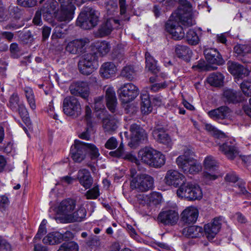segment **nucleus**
Segmentation results:
<instances>
[{
	"label": "nucleus",
	"instance_id": "nucleus-1",
	"mask_svg": "<svg viewBox=\"0 0 251 251\" xmlns=\"http://www.w3.org/2000/svg\"><path fill=\"white\" fill-rule=\"evenodd\" d=\"M170 17L165 24V29L172 35V38L179 40L184 37L185 33L182 26L179 25L180 22L184 26H191L195 24L191 12L177 13Z\"/></svg>",
	"mask_w": 251,
	"mask_h": 251
},
{
	"label": "nucleus",
	"instance_id": "nucleus-2",
	"mask_svg": "<svg viewBox=\"0 0 251 251\" xmlns=\"http://www.w3.org/2000/svg\"><path fill=\"white\" fill-rule=\"evenodd\" d=\"M176 162L178 168L186 174H195L202 169L201 164L194 158L193 152H185L176 159Z\"/></svg>",
	"mask_w": 251,
	"mask_h": 251
},
{
	"label": "nucleus",
	"instance_id": "nucleus-3",
	"mask_svg": "<svg viewBox=\"0 0 251 251\" xmlns=\"http://www.w3.org/2000/svg\"><path fill=\"white\" fill-rule=\"evenodd\" d=\"M98 22L96 11L90 7L84 8L76 21L78 26L84 29H90L95 26Z\"/></svg>",
	"mask_w": 251,
	"mask_h": 251
},
{
	"label": "nucleus",
	"instance_id": "nucleus-4",
	"mask_svg": "<svg viewBox=\"0 0 251 251\" xmlns=\"http://www.w3.org/2000/svg\"><path fill=\"white\" fill-rule=\"evenodd\" d=\"M176 193L178 197L189 201L200 200L202 197L200 187L191 182L182 184L177 190Z\"/></svg>",
	"mask_w": 251,
	"mask_h": 251
},
{
	"label": "nucleus",
	"instance_id": "nucleus-5",
	"mask_svg": "<svg viewBox=\"0 0 251 251\" xmlns=\"http://www.w3.org/2000/svg\"><path fill=\"white\" fill-rule=\"evenodd\" d=\"M98 67V57L95 52L85 54L78 63L80 72L87 75L91 74Z\"/></svg>",
	"mask_w": 251,
	"mask_h": 251
},
{
	"label": "nucleus",
	"instance_id": "nucleus-6",
	"mask_svg": "<svg viewBox=\"0 0 251 251\" xmlns=\"http://www.w3.org/2000/svg\"><path fill=\"white\" fill-rule=\"evenodd\" d=\"M130 187L139 192L148 191L154 187V178L148 174L137 175L131 180Z\"/></svg>",
	"mask_w": 251,
	"mask_h": 251
},
{
	"label": "nucleus",
	"instance_id": "nucleus-7",
	"mask_svg": "<svg viewBox=\"0 0 251 251\" xmlns=\"http://www.w3.org/2000/svg\"><path fill=\"white\" fill-rule=\"evenodd\" d=\"M63 111L67 116L77 117L81 113L80 104L75 97H67L64 99L63 101Z\"/></svg>",
	"mask_w": 251,
	"mask_h": 251
},
{
	"label": "nucleus",
	"instance_id": "nucleus-8",
	"mask_svg": "<svg viewBox=\"0 0 251 251\" xmlns=\"http://www.w3.org/2000/svg\"><path fill=\"white\" fill-rule=\"evenodd\" d=\"M137 202L140 205L148 208L156 206L161 203L162 197L157 192H152L148 195L139 194L136 197Z\"/></svg>",
	"mask_w": 251,
	"mask_h": 251
},
{
	"label": "nucleus",
	"instance_id": "nucleus-9",
	"mask_svg": "<svg viewBox=\"0 0 251 251\" xmlns=\"http://www.w3.org/2000/svg\"><path fill=\"white\" fill-rule=\"evenodd\" d=\"M118 92L120 100L127 103L134 100L139 94L138 87L131 83L125 84L119 89Z\"/></svg>",
	"mask_w": 251,
	"mask_h": 251
},
{
	"label": "nucleus",
	"instance_id": "nucleus-10",
	"mask_svg": "<svg viewBox=\"0 0 251 251\" xmlns=\"http://www.w3.org/2000/svg\"><path fill=\"white\" fill-rule=\"evenodd\" d=\"M224 222V218L222 216L214 218L210 223L205 224L204 226V231L206 237L209 240L214 238L220 231L222 225Z\"/></svg>",
	"mask_w": 251,
	"mask_h": 251
},
{
	"label": "nucleus",
	"instance_id": "nucleus-11",
	"mask_svg": "<svg viewBox=\"0 0 251 251\" xmlns=\"http://www.w3.org/2000/svg\"><path fill=\"white\" fill-rule=\"evenodd\" d=\"M86 151V143L75 140L71 147L70 153L74 161L80 163L85 159Z\"/></svg>",
	"mask_w": 251,
	"mask_h": 251
},
{
	"label": "nucleus",
	"instance_id": "nucleus-12",
	"mask_svg": "<svg viewBox=\"0 0 251 251\" xmlns=\"http://www.w3.org/2000/svg\"><path fill=\"white\" fill-rule=\"evenodd\" d=\"M204 167L206 171L203 173V178L207 180H214L217 176L214 173L217 168V163L211 156H207L204 160Z\"/></svg>",
	"mask_w": 251,
	"mask_h": 251
},
{
	"label": "nucleus",
	"instance_id": "nucleus-13",
	"mask_svg": "<svg viewBox=\"0 0 251 251\" xmlns=\"http://www.w3.org/2000/svg\"><path fill=\"white\" fill-rule=\"evenodd\" d=\"M89 42L87 38H83L73 40L68 43L66 50L73 54H81L84 52L86 45Z\"/></svg>",
	"mask_w": 251,
	"mask_h": 251
},
{
	"label": "nucleus",
	"instance_id": "nucleus-14",
	"mask_svg": "<svg viewBox=\"0 0 251 251\" xmlns=\"http://www.w3.org/2000/svg\"><path fill=\"white\" fill-rule=\"evenodd\" d=\"M75 3H73V0L71 3L61 4L60 10L56 15L57 20L60 22H69L72 20L74 17V11L75 9Z\"/></svg>",
	"mask_w": 251,
	"mask_h": 251
},
{
	"label": "nucleus",
	"instance_id": "nucleus-15",
	"mask_svg": "<svg viewBox=\"0 0 251 251\" xmlns=\"http://www.w3.org/2000/svg\"><path fill=\"white\" fill-rule=\"evenodd\" d=\"M72 234L70 231H67L64 234L59 232H53L49 233L43 239V242L45 244L54 245L58 244L63 241H66L72 238Z\"/></svg>",
	"mask_w": 251,
	"mask_h": 251
},
{
	"label": "nucleus",
	"instance_id": "nucleus-16",
	"mask_svg": "<svg viewBox=\"0 0 251 251\" xmlns=\"http://www.w3.org/2000/svg\"><path fill=\"white\" fill-rule=\"evenodd\" d=\"M184 176L178 171L174 170H168L165 175L164 181L169 186L177 187L179 184L184 183Z\"/></svg>",
	"mask_w": 251,
	"mask_h": 251
},
{
	"label": "nucleus",
	"instance_id": "nucleus-17",
	"mask_svg": "<svg viewBox=\"0 0 251 251\" xmlns=\"http://www.w3.org/2000/svg\"><path fill=\"white\" fill-rule=\"evenodd\" d=\"M131 140L134 144H139L147 140L145 130L140 125L132 124L129 127Z\"/></svg>",
	"mask_w": 251,
	"mask_h": 251
},
{
	"label": "nucleus",
	"instance_id": "nucleus-18",
	"mask_svg": "<svg viewBox=\"0 0 251 251\" xmlns=\"http://www.w3.org/2000/svg\"><path fill=\"white\" fill-rule=\"evenodd\" d=\"M72 94L79 96L83 99H86L89 95L88 84L85 81H76L72 83L70 87Z\"/></svg>",
	"mask_w": 251,
	"mask_h": 251
},
{
	"label": "nucleus",
	"instance_id": "nucleus-19",
	"mask_svg": "<svg viewBox=\"0 0 251 251\" xmlns=\"http://www.w3.org/2000/svg\"><path fill=\"white\" fill-rule=\"evenodd\" d=\"M120 25L119 20L109 18L100 26L98 31V34L100 37L107 36L111 33L114 28H118Z\"/></svg>",
	"mask_w": 251,
	"mask_h": 251
},
{
	"label": "nucleus",
	"instance_id": "nucleus-20",
	"mask_svg": "<svg viewBox=\"0 0 251 251\" xmlns=\"http://www.w3.org/2000/svg\"><path fill=\"white\" fill-rule=\"evenodd\" d=\"M235 141L233 139L227 140L220 146V150L229 159H233L238 154V151L236 146Z\"/></svg>",
	"mask_w": 251,
	"mask_h": 251
},
{
	"label": "nucleus",
	"instance_id": "nucleus-21",
	"mask_svg": "<svg viewBox=\"0 0 251 251\" xmlns=\"http://www.w3.org/2000/svg\"><path fill=\"white\" fill-rule=\"evenodd\" d=\"M178 218V213L177 211L174 210H167L159 214L158 220L164 225H173L177 223Z\"/></svg>",
	"mask_w": 251,
	"mask_h": 251
},
{
	"label": "nucleus",
	"instance_id": "nucleus-22",
	"mask_svg": "<svg viewBox=\"0 0 251 251\" xmlns=\"http://www.w3.org/2000/svg\"><path fill=\"white\" fill-rule=\"evenodd\" d=\"M199 210L194 206L187 207L181 214V220L185 224H194L197 220Z\"/></svg>",
	"mask_w": 251,
	"mask_h": 251
},
{
	"label": "nucleus",
	"instance_id": "nucleus-23",
	"mask_svg": "<svg viewBox=\"0 0 251 251\" xmlns=\"http://www.w3.org/2000/svg\"><path fill=\"white\" fill-rule=\"evenodd\" d=\"M204 54L207 61L211 64L221 65L225 61L219 51L215 49H206L204 50Z\"/></svg>",
	"mask_w": 251,
	"mask_h": 251
},
{
	"label": "nucleus",
	"instance_id": "nucleus-24",
	"mask_svg": "<svg viewBox=\"0 0 251 251\" xmlns=\"http://www.w3.org/2000/svg\"><path fill=\"white\" fill-rule=\"evenodd\" d=\"M75 201L71 199L64 200L60 203L59 210L64 216L65 222L68 219V216L70 215L75 210Z\"/></svg>",
	"mask_w": 251,
	"mask_h": 251
},
{
	"label": "nucleus",
	"instance_id": "nucleus-25",
	"mask_svg": "<svg viewBox=\"0 0 251 251\" xmlns=\"http://www.w3.org/2000/svg\"><path fill=\"white\" fill-rule=\"evenodd\" d=\"M77 178L79 183L86 189L90 188L93 183V178L90 172L85 169H81L78 171Z\"/></svg>",
	"mask_w": 251,
	"mask_h": 251
},
{
	"label": "nucleus",
	"instance_id": "nucleus-26",
	"mask_svg": "<svg viewBox=\"0 0 251 251\" xmlns=\"http://www.w3.org/2000/svg\"><path fill=\"white\" fill-rule=\"evenodd\" d=\"M227 65L230 74L237 77H241L243 75H247L249 74L248 70L237 62L229 61L227 63Z\"/></svg>",
	"mask_w": 251,
	"mask_h": 251
},
{
	"label": "nucleus",
	"instance_id": "nucleus-27",
	"mask_svg": "<svg viewBox=\"0 0 251 251\" xmlns=\"http://www.w3.org/2000/svg\"><path fill=\"white\" fill-rule=\"evenodd\" d=\"M105 99L106 105L108 109L112 112L115 113L116 110L117 100L114 89L108 87L106 90Z\"/></svg>",
	"mask_w": 251,
	"mask_h": 251
},
{
	"label": "nucleus",
	"instance_id": "nucleus-28",
	"mask_svg": "<svg viewBox=\"0 0 251 251\" xmlns=\"http://www.w3.org/2000/svg\"><path fill=\"white\" fill-rule=\"evenodd\" d=\"M111 155L122 158L132 162L135 163L137 166L139 165V160L137 159L135 155L131 152L125 153L124 151L123 145L121 143L118 149L114 151H111Z\"/></svg>",
	"mask_w": 251,
	"mask_h": 251
},
{
	"label": "nucleus",
	"instance_id": "nucleus-29",
	"mask_svg": "<svg viewBox=\"0 0 251 251\" xmlns=\"http://www.w3.org/2000/svg\"><path fill=\"white\" fill-rule=\"evenodd\" d=\"M117 71L115 65L111 62L104 63L100 67V74L105 78H109L113 76Z\"/></svg>",
	"mask_w": 251,
	"mask_h": 251
},
{
	"label": "nucleus",
	"instance_id": "nucleus-30",
	"mask_svg": "<svg viewBox=\"0 0 251 251\" xmlns=\"http://www.w3.org/2000/svg\"><path fill=\"white\" fill-rule=\"evenodd\" d=\"M152 135L158 142L171 147L172 146V140L167 133L159 129L153 130Z\"/></svg>",
	"mask_w": 251,
	"mask_h": 251
},
{
	"label": "nucleus",
	"instance_id": "nucleus-31",
	"mask_svg": "<svg viewBox=\"0 0 251 251\" xmlns=\"http://www.w3.org/2000/svg\"><path fill=\"white\" fill-rule=\"evenodd\" d=\"M229 112V109L227 106H223L209 111L208 115L214 120H219L227 117Z\"/></svg>",
	"mask_w": 251,
	"mask_h": 251
},
{
	"label": "nucleus",
	"instance_id": "nucleus-32",
	"mask_svg": "<svg viewBox=\"0 0 251 251\" xmlns=\"http://www.w3.org/2000/svg\"><path fill=\"white\" fill-rule=\"evenodd\" d=\"M154 150L150 147H145L140 150L138 152V158L144 163L150 166L153 156Z\"/></svg>",
	"mask_w": 251,
	"mask_h": 251
},
{
	"label": "nucleus",
	"instance_id": "nucleus-33",
	"mask_svg": "<svg viewBox=\"0 0 251 251\" xmlns=\"http://www.w3.org/2000/svg\"><path fill=\"white\" fill-rule=\"evenodd\" d=\"M86 216V210L83 207L80 206L77 210L73 212L68 218L66 223L79 222L83 221Z\"/></svg>",
	"mask_w": 251,
	"mask_h": 251
},
{
	"label": "nucleus",
	"instance_id": "nucleus-34",
	"mask_svg": "<svg viewBox=\"0 0 251 251\" xmlns=\"http://www.w3.org/2000/svg\"><path fill=\"white\" fill-rule=\"evenodd\" d=\"M202 232L203 228L202 227L196 226L185 227L182 231L183 235L189 238L199 237Z\"/></svg>",
	"mask_w": 251,
	"mask_h": 251
},
{
	"label": "nucleus",
	"instance_id": "nucleus-35",
	"mask_svg": "<svg viewBox=\"0 0 251 251\" xmlns=\"http://www.w3.org/2000/svg\"><path fill=\"white\" fill-rule=\"evenodd\" d=\"M224 79V76L221 73H213L207 78V81L211 86L220 87L223 85Z\"/></svg>",
	"mask_w": 251,
	"mask_h": 251
},
{
	"label": "nucleus",
	"instance_id": "nucleus-36",
	"mask_svg": "<svg viewBox=\"0 0 251 251\" xmlns=\"http://www.w3.org/2000/svg\"><path fill=\"white\" fill-rule=\"evenodd\" d=\"M153 156H152L151 162L150 166L154 168H159L163 166L165 163V156L160 151L155 150L153 151Z\"/></svg>",
	"mask_w": 251,
	"mask_h": 251
},
{
	"label": "nucleus",
	"instance_id": "nucleus-37",
	"mask_svg": "<svg viewBox=\"0 0 251 251\" xmlns=\"http://www.w3.org/2000/svg\"><path fill=\"white\" fill-rule=\"evenodd\" d=\"M117 119H113L112 116H109L103 119L102 126L106 132L113 131L117 128Z\"/></svg>",
	"mask_w": 251,
	"mask_h": 251
},
{
	"label": "nucleus",
	"instance_id": "nucleus-38",
	"mask_svg": "<svg viewBox=\"0 0 251 251\" xmlns=\"http://www.w3.org/2000/svg\"><path fill=\"white\" fill-rule=\"evenodd\" d=\"M141 100V110L144 114H148L151 112L152 107H151V100L149 95L147 92L141 94L140 96Z\"/></svg>",
	"mask_w": 251,
	"mask_h": 251
},
{
	"label": "nucleus",
	"instance_id": "nucleus-39",
	"mask_svg": "<svg viewBox=\"0 0 251 251\" xmlns=\"http://www.w3.org/2000/svg\"><path fill=\"white\" fill-rule=\"evenodd\" d=\"M145 58L146 68L152 73H157L159 71V69L157 66L156 61L154 59L153 57L151 56L149 52H146Z\"/></svg>",
	"mask_w": 251,
	"mask_h": 251
},
{
	"label": "nucleus",
	"instance_id": "nucleus-40",
	"mask_svg": "<svg viewBox=\"0 0 251 251\" xmlns=\"http://www.w3.org/2000/svg\"><path fill=\"white\" fill-rule=\"evenodd\" d=\"M23 90L30 107L33 110L35 109L36 108V103L32 89L29 87H25Z\"/></svg>",
	"mask_w": 251,
	"mask_h": 251
},
{
	"label": "nucleus",
	"instance_id": "nucleus-41",
	"mask_svg": "<svg viewBox=\"0 0 251 251\" xmlns=\"http://www.w3.org/2000/svg\"><path fill=\"white\" fill-rule=\"evenodd\" d=\"M175 51L176 56L182 59H185L187 56L192 54V51L190 49L183 45H178L176 46Z\"/></svg>",
	"mask_w": 251,
	"mask_h": 251
},
{
	"label": "nucleus",
	"instance_id": "nucleus-42",
	"mask_svg": "<svg viewBox=\"0 0 251 251\" xmlns=\"http://www.w3.org/2000/svg\"><path fill=\"white\" fill-rule=\"evenodd\" d=\"M22 103L17 93H13L10 97L8 106L13 112L17 111V107Z\"/></svg>",
	"mask_w": 251,
	"mask_h": 251
},
{
	"label": "nucleus",
	"instance_id": "nucleus-43",
	"mask_svg": "<svg viewBox=\"0 0 251 251\" xmlns=\"http://www.w3.org/2000/svg\"><path fill=\"white\" fill-rule=\"evenodd\" d=\"M96 47L98 52L102 55H104L108 53L111 49L110 43L106 41H103L97 43Z\"/></svg>",
	"mask_w": 251,
	"mask_h": 251
},
{
	"label": "nucleus",
	"instance_id": "nucleus-44",
	"mask_svg": "<svg viewBox=\"0 0 251 251\" xmlns=\"http://www.w3.org/2000/svg\"><path fill=\"white\" fill-rule=\"evenodd\" d=\"M56 2L54 0H48L47 2L41 9L43 12V16L45 14H50L53 12L56 8Z\"/></svg>",
	"mask_w": 251,
	"mask_h": 251
},
{
	"label": "nucleus",
	"instance_id": "nucleus-45",
	"mask_svg": "<svg viewBox=\"0 0 251 251\" xmlns=\"http://www.w3.org/2000/svg\"><path fill=\"white\" fill-rule=\"evenodd\" d=\"M186 38L188 43L192 45H195L199 43V37L193 29H189L186 33Z\"/></svg>",
	"mask_w": 251,
	"mask_h": 251
},
{
	"label": "nucleus",
	"instance_id": "nucleus-46",
	"mask_svg": "<svg viewBox=\"0 0 251 251\" xmlns=\"http://www.w3.org/2000/svg\"><path fill=\"white\" fill-rule=\"evenodd\" d=\"M223 97L228 102L237 101V93L232 89H225L223 92Z\"/></svg>",
	"mask_w": 251,
	"mask_h": 251
},
{
	"label": "nucleus",
	"instance_id": "nucleus-47",
	"mask_svg": "<svg viewBox=\"0 0 251 251\" xmlns=\"http://www.w3.org/2000/svg\"><path fill=\"white\" fill-rule=\"evenodd\" d=\"M57 251H78V246L74 242H65L60 245Z\"/></svg>",
	"mask_w": 251,
	"mask_h": 251
},
{
	"label": "nucleus",
	"instance_id": "nucleus-48",
	"mask_svg": "<svg viewBox=\"0 0 251 251\" xmlns=\"http://www.w3.org/2000/svg\"><path fill=\"white\" fill-rule=\"evenodd\" d=\"M121 75L128 80H132L136 75V72L133 66H127L123 69Z\"/></svg>",
	"mask_w": 251,
	"mask_h": 251
},
{
	"label": "nucleus",
	"instance_id": "nucleus-49",
	"mask_svg": "<svg viewBox=\"0 0 251 251\" xmlns=\"http://www.w3.org/2000/svg\"><path fill=\"white\" fill-rule=\"evenodd\" d=\"M100 195L99 186L95 185L85 193V196L87 200H95L97 199Z\"/></svg>",
	"mask_w": 251,
	"mask_h": 251
},
{
	"label": "nucleus",
	"instance_id": "nucleus-50",
	"mask_svg": "<svg viewBox=\"0 0 251 251\" xmlns=\"http://www.w3.org/2000/svg\"><path fill=\"white\" fill-rule=\"evenodd\" d=\"M240 86L245 96L251 97V81L245 80L240 84Z\"/></svg>",
	"mask_w": 251,
	"mask_h": 251
},
{
	"label": "nucleus",
	"instance_id": "nucleus-51",
	"mask_svg": "<svg viewBox=\"0 0 251 251\" xmlns=\"http://www.w3.org/2000/svg\"><path fill=\"white\" fill-rule=\"evenodd\" d=\"M87 150H88L92 159H96L100 155L98 149L92 144H87Z\"/></svg>",
	"mask_w": 251,
	"mask_h": 251
},
{
	"label": "nucleus",
	"instance_id": "nucleus-52",
	"mask_svg": "<svg viewBox=\"0 0 251 251\" xmlns=\"http://www.w3.org/2000/svg\"><path fill=\"white\" fill-rule=\"evenodd\" d=\"M234 52L238 55H244L250 51L249 47L245 45H238L234 48Z\"/></svg>",
	"mask_w": 251,
	"mask_h": 251
},
{
	"label": "nucleus",
	"instance_id": "nucleus-53",
	"mask_svg": "<svg viewBox=\"0 0 251 251\" xmlns=\"http://www.w3.org/2000/svg\"><path fill=\"white\" fill-rule=\"evenodd\" d=\"M106 9L108 14L113 15L114 13L117 11L118 6L116 2L112 0H109L106 4Z\"/></svg>",
	"mask_w": 251,
	"mask_h": 251
},
{
	"label": "nucleus",
	"instance_id": "nucleus-54",
	"mask_svg": "<svg viewBox=\"0 0 251 251\" xmlns=\"http://www.w3.org/2000/svg\"><path fill=\"white\" fill-rule=\"evenodd\" d=\"M19 5L24 7H32L36 5L37 0H17Z\"/></svg>",
	"mask_w": 251,
	"mask_h": 251
},
{
	"label": "nucleus",
	"instance_id": "nucleus-55",
	"mask_svg": "<svg viewBox=\"0 0 251 251\" xmlns=\"http://www.w3.org/2000/svg\"><path fill=\"white\" fill-rule=\"evenodd\" d=\"M167 85L168 84L166 81L161 83H154L151 85L150 89L152 92H156L161 89L165 88Z\"/></svg>",
	"mask_w": 251,
	"mask_h": 251
},
{
	"label": "nucleus",
	"instance_id": "nucleus-56",
	"mask_svg": "<svg viewBox=\"0 0 251 251\" xmlns=\"http://www.w3.org/2000/svg\"><path fill=\"white\" fill-rule=\"evenodd\" d=\"M105 147L109 150H113L118 146V142L113 137L110 138L105 143Z\"/></svg>",
	"mask_w": 251,
	"mask_h": 251
},
{
	"label": "nucleus",
	"instance_id": "nucleus-57",
	"mask_svg": "<svg viewBox=\"0 0 251 251\" xmlns=\"http://www.w3.org/2000/svg\"><path fill=\"white\" fill-rule=\"evenodd\" d=\"M0 251H11V245L0 236Z\"/></svg>",
	"mask_w": 251,
	"mask_h": 251
},
{
	"label": "nucleus",
	"instance_id": "nucleus-58",
	"mask_svg": "<svg viewBox=\"0 0 251 251\" xmlns=\"http://www.w3.org/2000/svg\"><path fill=\"white\" fill-rule=\"evenodd\" d=\"M16 112H18L19 114L21 116V117L23 119L27 118L28 115V112L27 109L25 105V104L22 103L18 107H17V111Z\"/></svg>",
	"mask_w": 251,
	"mask_h": 251
},
{
	"label": "nucleus",
	"instance_id": "nucleus-59",
	"mask_svg": "<svg viewBox=\"0 0 251 251\" xmlns=\"http://www.w3.org/2000/svg\"><path fill=\"white\" fill-rule=\"evenodd\" d=\"M235 187L240 191L239 193L240 194L244 195L248 198H250L251 196V194L248 192L246 189L244 183L238 182Z\"/></svg>",
	"mask_w": 251,
	"mask_h": 251
},
{
	"label": "nucleus",
	"instance_id": "nucleus-60",
	"mask_svg": "<svg viewBox=\"0 0 251 251\" xmlns=\"http://www.w3.org/2000/svg\"><path fill=\"white\" fill-rule=\"evenodd\" d=\"M43 14L42 11L40 9L36 12L34 17L33 19V23L37 25H40L42 24L41 15Z\"/></svg>",
	"mask_w": 251,
	"mask_h": 251
},
{
	"label": "nucleus",
	"instance_id": "nucleus-61",
	"mask_svg": "<svg viewBox=\"0 0 251 251\" xmlns=\"http://www.w3.org/2000/svg\"><path fill=\"white\" fill-rule=\"evenodd\" d=\"M64 31L65 30H63L61 26H56L54 28L52 36L56 37L57 38H61L63 35L64 34Z\"/></svg>",
	"mask_w": 251,
	"mask_h": 251
},
{
	"label": "nucleus",
	"instance_id": "nucleus-62",
	"mask_svg": "<svg viewBox=\"0 0 251 251\" xmlns=\"http://www.w3.org/2000/svg\"><path fill=\"white\" fill-rule=\"evenodd\" d=\"M205 129L209 132H212L215 135L218 137L223 135V134L220 133L219 131L210 124H206L205 125Z\"/></svg>",
	"mask_w": 251,
	"mask_h": 251
},
{
	"label": "nucleus",
	"instance_id": "nucleus-63",
	"mask_svg": "<svg viewBox=\"0 0 251 251\" xmlns=\"http://www.w3.org/2000/svg\"><path fill=\"white\" fill-rule=\"evenodd\" d=\"M74 179L70 176H67L60 178V182L62 185L71 184L73 183Z\"/></svg>",
	"mask_w": 251,
	"mask_h": 251
},
{
	"label": "nucleus",
	"instance_id": "nucleus-64",
	"mask_svg": "<svg viewBox=\"0 0 251 251\" xmlns=\"http://www.w3.org/2000/svg\"><path fill=\"white\" fill-rule=\"evenodd\" d=\"M120 14L123 15L126 14V0H119V1Z\"/></svg>",
	"mask_w": 251,
	"mask_h": 251
}]
</instances>
